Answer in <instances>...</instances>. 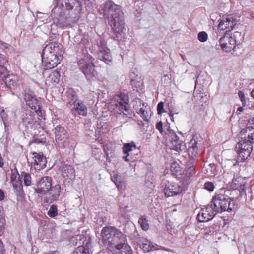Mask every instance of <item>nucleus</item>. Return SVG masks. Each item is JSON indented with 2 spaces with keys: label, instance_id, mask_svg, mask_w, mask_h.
Instances as JSON below:
<instances>
[{
  "label": "nucleus",
  "instance_id": "nucleus-1",
  "mask_svg": "<svg viewBox=\"0 0 254 254\" xmlns=\"http://www.w3.org/2000/svg\"><path fill=\"white\" fill-rule=\"evenodd\" d=\"M102 241L110 251H119L120 254H133L130 246L127 243L126 235L117 228L107 226L101 231Z\"/></svg>",
  "mask_w": 254,
  "mask_h": 254
},
{
  "label": "nucleus",
  "instance_id": "nucleus-2",
  "mask_svg": "<svg viewBox=\"0 0 254 254\" xmlns=\"http://www.w3.org/2000/svg\"><path fill=\"white\" fill-rule=\"evenodd\" d=\"M103 14L105 18L108 20L115 33L120 34L125 30L124 13L121 7L112 1L105 3L102 7Z\"/></svg>",
  "mask_w": 254,
  "mask_h": 254
},
{
  "label": "nucleus",
  "instance_id": "nucleus-3",
  "mask_svg": "<svg viewBox=\"0 0 254 254\" xmlns=\"http://www.w3.org/2000/svg\"><path fill=\"white\" fill-rule=\"evenodd\" d=\"M78 55L77 64L80 70L88 80L96 78L98 73L95 69L94 58L88 52L84 44L80 43L76 47Z\"/></svg>",
  "mask_w": 254,
  "mask_h": 254
},
{
  "label": "nucleus",
  "instance_id": "nucleus-4",
  "mask_svg": "<svg viewBox=\"0 0 254 254\" xmlns=\"http://www.w3.org/2000/svg\"><path fill=\"white\" fill-rule=\"evenodd\" d=\"M62 46L58 42H51L47 44L43 50L42 64L46 69L57 66L62 60Z\"/></svg>",
  "mask_w": 254,
  "mask_h": 254
},
{
  "label": "nucleus",
  "instance_id": "nucleus-5",
  "mask_svg": "<svg viewBox=\"0 0 254 254\" xmlns=\"http://www.w3.org/2000/svg\"><path fill=\"white\" fill-rule=\"evenodd\" d=\"M253 150L251 142L247 141V139L242 138L236 145L235 150L237 153V159H228L226 164L230 166H235L238 162H243L249 157Z\"/></svg>",
  "mask_w": 254,
  "mask_h": 254
},
{
  "label": "nucleus",
  "instance_id": "nucleus-6",
  "mask_svg": "<svg viewBox=\"0 0 254 254\" xmlns=\"http://www.w3.org/2000/svg\"><path fill=\"white\" fill-rule=\"evenodd\" d=\"M129 99L127 91L121 92L119 94L115 95L111 100L112 105L114 106V110L120 111V114H123V116L127 118H131L133 113L129 112Z\"/></svg>",
  "mask_w": 254,
  "mask_h": 254
},
{
  "label": "nucleus",
  "instance_id": "nucleus-7",
  "mask_svg": "<svg viewBox=\"0 0 254 254\" xmlns=\"http://www.w3.org/2000/svg\"><path fill=\"white\" fill-rule=\"evenodd\" d=\"M51 16L53 23L62 28L67 27L70 23H74L78 19L73 18L72 15H66L64 10L61 9L59 6H55L52 9Z\"/></svg>",
  "mask_w": 254,
  "mask_h": 254
},
{
  "label": "nucleus",
  "instance_id": "nucleus-8",
  "mask_svg": "<svg viewBox=\"0 0 254 254\" xmlns=\"http://www.w3.org/2000/svg\"><path fill=\"white\" fill-rule=\"evenodd\" d=\"M61 9L68 11L69 15H72L75 19H79L82 10L81 3L78 0H57V5Z\"/></svg>",
  "mask_w": 254,
  "mask_h": 254
},
{
  "label": "nucleus",
  "instance_id": "nucleus-9",
  "mask_svg": "<svg viewBox=\"0 0 254 254\" xmlns=\"http://www.w3.org/2000/svg\"><path fill=\"white\" fill-rule=\"evenodd\" d=\"M164 138L166 145L171 149L178 152L185 150V145L183 141L180 140L176 133L173 130L167 129L165 132Z\"/></svg>",
  "mask_w": 254,
  "mask_h": 254
},
{
  "label": "nucleus",
  "instance_id": "nucleus-10",
  "mask_svg": "<svg viewBox=\"0 0 254 254\" xmlns=\"http://www.w3.org/2000/svg\"><path fill=\"white\" fill-rule=\"evenodd\" d=\"M24 100L27 106L31 110L34 111L38 117H42V113L41 110L40 101L37 98L35 94L30 90H25Z\"/></svg>",
  "mask_w": 254,
  "mask_h": 254
},
{
  "label": "nucleus",
  "instance_id": "nucleus-11",
  "mask_svg": "<svg viewBox=\"0 0 254 254\" xmlns=\"http://www.w3.org/2000/svg\"><path fill=\"white\" fill-rule=\"evenodd\" d=\"M53 130L58 146L61 148H65L68 145V135L66 130L61 125H57Z\"/></svg>",
  "mask_w": 254,
  "mask_h": 254
},
{
  "label": "nucleus",
  "instance_id": "nucleus-12",
  "mask_svg": "<svg viewBox=\"0 0 254 254\" xmlns=\"http://www.w3.org/2000/svg\"><path fill=\"white\" fill-rule=\"evenodd\" d=\"M224 177L226 178H229V173H227L226 174H224ZM230 180H231V182L228 181V180L226 179V181H228L229 184H230V187L231 189L233 190H238L241 195H243V193L245 194V182L243 177L231 174Z\"/></svg>",
  "mask_w": 254,
  "mask_h": 254
},
{
  "label": "nucleus",
  "instance_id": "nucleus-13",
  "mask_svg": "<svg viewBox=\"0 0 254 254\" xmlns=\"http://www.w3.org/2000/svg\"><path fill=\"white\" fill-rule=\"evenodd\" d=\"M52 186V178L49 176H44L37 181L35 192L41 195H46L51 189Z\"/></svg>",
  "mask_w": 254,
  "mask_h": 254
},
{
  "label": "nucleus",
  "instance_id": "nucleus-14",
  "mask_svg": "<svg viewBox=\"0 0 254 254\" xmlns=\"http://www.w3.org/2000/svg\"><path fill=\"white\" fill-rule=\"evenodd\" d=\"M230 199L228 196L220 194L213 197L211 204L217 213H221L228 209L227 205Z\"/></svg>",
  "mask_w": 254,
  "mask_h": 254
},
{
  "label": "nucleus",
  "instance_id": "nucleus-15",
  "mask_svg": "<svg viewBox=\"0 0 254 254\" xmlns=\"http://www.w3.org/2000/svg\"><path fill=\"white\" fill-rule=\"evenodd\" d=\"M198 144L194 138H192L189 142L188 150L189 159L186 161V167H194L195 158L198 154Z\"/></svg>",
  "mask_w": 254,
  "mask_h": 254
},
{
  "label": "nucleus",
  "instance_id": "nucleus-16",
  "mask_svg": "<svg viewBox=\"0 0 254 254\" xmlns=\"http://www.w3.org/2000/svg\"><path fill=\"white\" fill-rule=\"evenodd\" d=\"M216 213L212 204L208 205L205 207L201 208L197 216V218L200 222H208L212 220Z\"/></svg>",
  "mask_w": 254,
  "mask_h": 254
},
{
  "label": "nucleus",
  "instance_id": "nucleus-17",
  "mask_svg": "<svg viewBox=\"0 0 254 254\" xmlns=\"http://www.w3.org/2000/svg\"><path fill=\"white\" fill-rule=\"evenodd\" d=\"M184 190V187L174 182H168L164 189V194L167 197L179 195Z\"/></svg>",
  "mask_w": 254,
  "mask_h": 254
},
{
  "label": "nucleus",
  "instance_id": "nucleus-18",
  "mask_svg": "<svg viewBox=\"0 0 254 254\" xmlns=\"http://www.w3.org/2000/svg\"><path fill=\"white\" fill-rule=\"evenodd\" d=\"M32 155V158L33 159V166L35 169L40 170L44 169L46 166V159L43 156V154L38 153L35 152H32L31 153Z\"/></svg>",
  "mask_w": 254,
  "mask_h": 254
},
{
  "label": "nucleus",
  "instance_id": "nucleus-19",
  "mask_svg": "<svg viewBox=\"0 0 254 254\" xmlns=\"http://www.w3.org/2000/svg\"><path fill=\"white\" fill-rule=\"evenodd\" d=\"M219 43L223 50L226 52H230L236 46V41L228 35H224L219 39Z\"/></svg>",
  "mask_w": 254,
  "mask_h": 254
},
{
  "label": "nucleus",
  "instance_id": "nucleus-20",
  "mask_svg": "<svg viewBox=\"0 0 254 254\" xmlns=\"http://www.w3.org/2000/svg\"><path fill=\"white\" fill-rule=\"evenodd\" d=\"M134 236L136 237L134 241L145 252H148L151 250L155 249V247L147 239L140 237L137 232L134 233Z\"/></svg>",
  "mask_w": 254,
  "mask_h": 254
},
{
  "label": "nucleus",
  "instance_id": "nucleus-21",
  "mask_svg": "<svg viewBox=\"0 0 254 254\" xmlns=\"http://www.w3.org/2000/svg\"><path fill=\"white\" fill-rule=\"evenodd\" d=\"M235 25V22L232 17H227L222 19L219 22L218 27L221 30H226V32L233 30Z\"/></svg>",
  "mask_w": 254,
  "mask_h": 254
},
{
  "label": "nucleus",
  "instance_id": "nucleus-22",
  "mask_svg": "<svg viewBox=\"0 0 254 254\" xmlns=\"http://www.w3.org/2000/svg\"><path fill=\"white\" fill-rule=\"evenodd\" d=\"M98 58L105 62L107 64H110L112 62V56L109 52V50L106 47H100L97 53Z\"/></svg>",
  "mask_w": 254,
  "mask_h": 254
},
{
  "label": "nucleus",
  "instance_id": "nucleus-23",
  "mask_svg": "<svg viewBox=\"0 0 254 254\" xmlns=\"http://www.w3.org/2000/svg\"><path fill=\"white\" fill-rule=\"evenodd\" d=\"M63 177L66 180L73 181L75 178V171L74 167L70 165H66L62 168Z\"/></svg>",
  "mask_w": 254,
  "mask_h": 254
},
{
  "label": "nucleus",
  "instance_id": "nucleus-24",
  "mask_svg": "<svg viewBox=\"0 0 254 254\" xmlns=\"http://www.w3.org/2000/svg\"><path fill=\"white\" fill-rule=\"evenodd\" d=\"M8 62L5 57L0 54V82H2L8 74V70L4 66Z\"/></svg>",
  "mask_w": 254,
  "mask_h": 254
},
{
  "label": "nucleus",
  "instance_id": "nucleus-25",
  "mask_svg": "<svg viewBox=\"0 0 254 254\" xmlns=\"http://www.w3.org/2000/svg\"><path fill=\"white\" fill-rule=\"evenodd\" d=\"M36 114L34 111L27 110L22 114V120L25 125L33 124L35 122V115Z\"/></svg>",
  "mask_w": 254,
  "mask_h": 254
},
{
  "label": "nucleus",
  "instance_id": "nucleus-26",
  "mask_svg": "<svg viewBox=\"0 0 254 254\" xmlns=\"http://www.w3.org/2000/svg\"><path fill=\"white\" fill-rule=\"evenodd\" d=\"M60 72L57 70H54L51 72L47 77L45 83L46 85L50 86L53 83H58L60 80Z\"/></svg>",
  "mask_w": 254,
  "mask_h": 254
},
{
  "label": "nucleus",
  "instance_id": "nucleus-27",
  "mask_svg": "<svg viewBox=\"0 0 254 254\" xmlns=\"http://www.w3.org/2000/svg\"><path fill=\"white\" fill-rule=\"evenodd\" d=\"M74 108L78 112V113L81 116H86L87 114V107L84 104L83 102L81 100H76L75 101Z\"/></svg>",
  "mask_w": 254,
  "mask_h": 254
},
{
  "label": "nucleus",
  "instance_id": "nucleus-28",
  "mask_svg": "<svg viewBox=\"0 0 254 254\" xmlns=\"http://www.w3.org/2000/svg\"><path fill=\"white\" fill-rule=\"evenodd\" d=\"M17 80V78L16 76L12 74L8 75L7 74L2 82H3L7 87L12 89L16 85Z\"/></svg>",
  "mask_w": 254,
  "mask_h": 254
},
{
  "label": "nucleus",
  "instance_id": "nucleus-29",
  "mask_svg": "<svg viewBox=\"0 0 254 254\" xmlns=\"http://www.w3.org/2000/svg\"><path fill=\"white\" fill-rule=\"evenodd\" d=\"M91 246L90 239L89 238L85 246L80 245L73 253V254H90L89 247Z\"/></svg>",
  "mask_w": 254,
  "mask_h": 254
},
{
  "label": "nucleus",
  "instance_id": "nucleus-30",
  "mask_svg": "<svg viewBox=\"0 0 254 254\" xmlns=\"http://www.w3.org/2000/svg\"><path fill=\"white\" fill-rule=\"evenodd\" d=\"M122 151L124 154H131L132 151H138L134 142L128 143H124L122 147Z\"/></svg>",
  "mask_w": 254,
  "mask_h": 254
},
{
  "label": "nucleus",
  "instance_id": "nucleus-31",
  "mask_svg": "<svg viewBox=\"0 0 254 254\" xmlns=\"http://www.w3.org/2000/svg\"><path fill=\"white\" fill-rule=\"evenodd\" d=\"M14 188V192L16 195H21L23 192V185L21 179H17V181L11 182Z\"/></svg>",
  "mask_w": 254,
  "mask_h": 254
},
{
  "label": "nucleus",
  "instance_id": "nucleus-32",
  "mask_svg": "<svg viewBox=\"0 0 254 254\" xmlns=\"http://www.w3.org/2000/svg\"><path fill=\"white\" fill-rule=\"evenodd\" d=\"M66 95L68 103L69 104H74L76 100H79L77 99V95L76 93L72 88H69L66 92Z\"/></svg>",
  "mask_w": 254,
  "mask_h": 254
},
{
  "label": "nucleus",
  "instance_id": "nucleus-33",
  "mask_svg": "<svg viewBox=\"0 0 254 254\" xmlns=\"http://www.w3.org/2000/svg\"><path fill=\"white\" fill-rule=\"evenodd\" d=\"M243 132L244 133H248V137L246 138L247 139V141L251 142L252 144L253 143H254V128L249 126L247 127L245 129H243L241 131V133Z\"/></svg>",
  "mask_w": 254,
  "mask_h": 254
},
{
  "label": "nucleus",
  "instance_id": "nucleus-34",
  "mask_svg": "<svg viewBox=\"0 0 254 254\" xmlns=\"http://www.w3.org/2000/svg\"><path fill=\"white\" fill-rule=\"evenodd\" d=\"M50 194L52 195V200H56L60 195L61 192V186L59 184H56L53 187L52 186Z\"/></svg>",
  "mask_w": 254,
  "mask_h": 254
},
{
  "label": "nucleus",
  "instance_id": "nucleus-35",
  "mask_svg": "<svg viewBox=\"0 0 254 254\" xmlns=\"http://www.w3.org/2000/svg\"><path fill=\"white\" fill-rule=\"evenodd\" d=\"M21 178L23 180L24 185L25 186H29L32 184V178L31 175L29 173L22 172L21 174Z\"/></svg>",
  "mask_w": 254,
  "mask_h": 254
},
{
  "label": "nucleus",
  "instance_id": "nucleus-36",
  "mask_svg": "<svg viewBox=\"0 0 254 254\" xmlns=\"http://www.w3.org/2000/svg\"><path fill=\"white\" fill-rule=\"evenodd\" d=\"M5 224V220L3 213V208L0 206V236L3 233L4 226Z\"/></svg>",
  "mask_w": 254,
  "mask_h": 254
},
{
  "label": "nucleus",
  "instance_id": "nucleus-37",
  "mask_svg": "<svg viewBox=\"0 0 254 254\" xmlns=\"http://www.w3.org/2000/svg\"><path fill=\"white\" fill-rule=\"evenodd\" d=\"M138 223L142 230L146 231L149 229L148 221L145 216H142L138 220Z\"/></svg>",
  "mask_w": 254,
  "mask_h": 254
},
{
  "label": "nucleus",
  "instance_id": "nucleus-38",
  "mask_svg": "<svg viewBox=\"0 0 254 254\" xmlns=\"http://www.w3.org/2000/svg\"><path fill=\"white\" fill-rule=\"evenodd\" d=\"M231 38L234 40H236V45L240 44L244 39V35L238 31L235 32L232 36H231Z\"/></svg>",
  "mask_w": 254,
  "mask_h": 254
},
{
  "label": "nucleus",
  "instance_id": "nucleus-39",
  "mask_svg": "<svg viewBox=\"0 0 254 254\" xmlns=\"http://www.w3.org/2000/svg\"><path fill=\"white\" fill-rule=\"evenodd\" d=\"M57 207L55 205H52L47 212V215L51 218H54L58 215Z\"/></svg>",
  "mask_w": 254,
  "mask_h": 254
},
{
  "label": "nucleus",
  "instance_id": "nucleus-40",
  "mask_svg": "<svg viewBox=\"0 0 254 254\" xmlns=\"http://www.w3.org/2000/svg\"><path fill=\"white\" fill-rule=\"evenodd\" d=\"M136 112L140 115L143 120L148 121L149 116L148 115V112L146 109L140 108L136 110Z\"/></svg>",
  "mask_w": 254,
  "mask_h": 254
},
{
  "label": "nucleus",
  "instance_id": "nucleus-41",
  "mask_svg": "<svg viewBox=\"0 0 254 254\" xmlns=\"http://www.w3.org/2000/svg\"><path fill=\"white\" fill-rule=\"evenodd\" d=\"M194 167H186L184 170V174L187 177H190L192 176L195 173Z\"/></svg>",
  "mask_w": 254,
  "mask_h": 254
},
{
  "label": "nucleus",
  "instance_id": "nucleus-42",
  "mask_svg": "<svg viewBox=\"0 0 254 254\" xmlns=\"http://www.w3.org/2000/svg\"><path fill=\"white\" fill-rule=\"evenodd\" d=\"M21 178V175L19 174L17 170L16 169L14 170L11 171V182H15L17 181V179H20Z\"/></svg>",
  "mask_w": 254,
  "mask_h": 254
},
{
  "label": "nucleus",
  "instance_id": "nucleus-43",
  "mask_svg": "<svg viewBox=\"0 0 254 254\" xmlns=\"http://www.w3.org/2000/svg\"><path fill=\"white\" fill-rule=\"evenodd\" d=\"M208 35L206 32H200L198 34V39L201 42H204L207 41Z\"/></svg>",
  "mask_w": 254,
  "mask_h": 254
},
{
  "label": "nucleus",
  "instance_id": "nucleus-44",
  "mask_svg": "<svg viewBox=\"0 0 254 254\" xmlns=\"http://www.w3.org/2000/svg\"><path fill=\"white\" fill-rule=\"evenodd\" d=\"M236 203V200L234 199H232L230 198V199L229 200L228 204L227 205V209L226 211L227 212H231L232 210H233L235 208Z\"/></svg>",
  "mask_w": 254,
  "mask_h": 254
},
{
  "label": "nucleus",
  "instance_id": "nucleus-45",
  "mask_svg": "<svg viewBox=\"0 0 254 254\" xmlns=\"http://www.w3.org/2000/svg\"><path fill=\"white\" fill-rule=\"evenodd\" d=\"M214 188L215 186L213 183L209 181L206 182L204 185V188L210 192L212 191Z\"/></svg>",
  "mask_w": 254,
  "mask_h": 254
},
{
  "label": "nucleus",
  "instance_id": "nucleus-46",
  "mask_svg": "<svg viewBox=\"0 0 254 254\" xmlns=\"http://www.w3.org/2000/svg\"><path fill=\"white\" fill-rule=\"evenodd\" d=\"M238 96L240 100L242 102V104L243 106H245L246 104V100L244 93L242 91H239L238 92Z\"/></svg>",
  "mask_w": 254,
  "mask_h": 254
},
{
  "label": "nucleus",
  "instance_id": "nucleus-47",
  "mask_svg": "<svg viewBox=\"0 0 254 254\" xmlns=\"http://www.w3.org/2000/svg\"><path fill=\"white\" fill-rule=\"evenodd\" d=\"M157 112L159 115H161L164 112V103L163 102H160L157 107Z\"/></svg>",
  "mask_w": 254,
  "mask_h": 254
},
{
  "label": "nucleus",
  "instance_id": "nucleus-48",
  "mask_svg": "<svg viewBox=\"0 0 254 254\" xmlns=\"http://www.w3.org/2000/svg\"><path fill=\"white\" fill-rule=\"evenodd\" d=\"M85 238V236L83 235H76L75 236V237H73L72 238V241H74L75 240L76 241H79V244H84V242H80L83 239H84Z\"/></svg>",
  "mask_w": 254,
  "mask_h": 254
},
{
  "label": "nucleus",
  "instance_id": "nucleus-49",
  "mask_svg": "<svg viewBox=\"0 0 254 254\" xmlns=\"http://www.w3.org/2000/svg\"><path fill=\"white\" fill-rule=\"evenodd\" d=\"M10 45L0 40V48L3 50L9 49Z\"/></svg>",
  "mask_w": 254,
  "mask_h": 254
},
{
  "label": "nucleus",
  "instance_id": "nucleus-50",
  "mask_svg": "<svg viewBox=\"0 0 254 254\" xmlns=\"http://www.w3.org/2000/svg\"><path fill=\"white\" fill-rule=\"evenodd\" d=\"M156 128L161 134L163 133V123L161 121L158 122L156 125Z\"/></svg>",
  "mask_w": 254,
  "mask_h": 254
},
{
  "label": "nucleus",
  "instance_id": "nucleus-51",
  "mask_svg": "<svg viewBox=\"0 0 254 254\" xmlns=\"http://www.w3.org/2000/svg\"><path fill=\"white\" fill-rule=\"evenodd\" d=\"M126 156H124L123 157V159H124V160L126 162H129L132 159H133V158H132L131 157H130V156H131L132 155L131 154H128V153H127L126 154Z\"/></svg>",
  "mask_w": 254,
  "mask_h": 254
},
{
  "label": "nucleus",
  "instance_id": "nucleus-52",
  "mask_svg": "<svg viewBox=\"0 0 254 254\" xmlns=\"http://www.w3.org/2000/svg\"><path fill=\"white\" fill-rule=\"evenodd\" d=\"M103 150L106 154V158H107L109 156V150H108V147L107 145H105L103 146Z\"/></svg>",
  "mask_w": 254,
  "mask_h": 254
},
{
  "label": "nucleus",
  "instance_id": "nucleus-53",
  "mask_svg": "<svg viewBox=\"0 0 254 254\" xmlns=\"http://www.w3.org/2000/svg\"><path fill=\"white\" fill-rule=\"evenodd\" d=\"M3 251V245L1 240L0 239V254H4Z\"/></svg>",
  "mask_w": 254,
  "mask_h": 254
},
{
  "label": "nucleus",
  "instance_id": "nucleus-54",
  "mask_svg": "<svg viewBox=\"0 0 254 254\" xmlns=\"http://www.w3.org/2000/svg\"><path fill=\"white\" fill-rule=\"evenodd\" d=\"M5 195L3 190L0 189V201H2L4 199Z\"/></svg>",
  "mask_w": 254,
  "mask_h": 254
},
{
  "label": "nucleus",
  "instance_id": "nucleus-55",
  "mask_svg": "<svg viewBox=\"0 0 254 254\" xmlns=\"http://www.w3.org/2000/svg\"><path fill=\"white\" fill-rule=\"evenodd\" d=\"M248 123L250 125H254V117H252L249 119L248 120Z\"/></svg>",
  "mask_w": 254,
  "mask_h": 254
},
{
  "label": "nucleus",
  "instance_id": "nucleus-56",
  "mask_svg": "<svg viewBox=\"0 0 254 254\" xmlns=\"http://www.w3.org/2000/svg\"><path fill=\"white\" fill-rule=\"evenodd\" d=\"M3 159L2 157L1 154L0 153V167H2L3 166Z\"/></svg>",
  "mask_w": 254,
  "mask_h": 254
},
{
  "label": "nucleus",
  "instance_id": "nucleus-57",
  "mask_svg": "<svg viewBox=\"0 0 254 254\" xmlns=\"http://www.w3.org/2000/svg\"><path fill=\"white\" fill-rule=\"evenodd\" d=\"M118 175H114L112 178V180L113 182H114L115 183V182H119L118 181Z\"/></svg>",
  "mask_w": 254,
  "mask_h": 254
},
{
  "label": "nucleus",
  "instance_id": "nucleus-58",
  "mask_svg": "<svg viewBox=\"0 0 254 254\" xmlns=\"http://www.w3.org/2000/svg\"><path fill=\"white\" fill-rule=\"evenodd\" d=\"M115 184H116L117 188H121V189L122 188V187H123L122 184L120 181H119L118 182H115Z\"/></svg>",
  "mask_w": 254,
  "mask_h": 254
},
{
  "label": "nucleus",
  "instance_id": "nucleus-59",
  "mask_svg": "<svg viewBox=\"0 0 254 254\" xmlns=\"http://www.w3.org/2000/svg\"><path fill=\"white\" fill-rule=\"evenodd\" d=\"M177 167L179 168L178 167V164H177L176 163H174L171 165L172 170H173V169H175V168H176Z\"/></svg>",
  "mask_w": 254,
  "mask_h": 254
},
{
  "label": "nucleus",
  "instance_id": "nucleus-60",
  "mask_svg": "<svg viewBox=\"0 0 254 254\" xmlns=\"http://www.w3.org/2000/svg\"><path fill=\"white\" fill-rule=\"evenodd\" d=\"M244 110V108L243 107H240L238 108L237 112H242Z\"/></svg>",
  "mask_w": 254,
  "mask_h": 254
},
{
  "label": "nucleus",
  "instance_id": "nucleus-61",
  "mask_svg": "<svg viewBox=\"0 0 254 254\" xmlns=\"http://www.w3.org/2000/svg\"><path fill=\"white\" fill-rule=\"evenodd\" d=\"M59 254L58 252L54 251V252H53L52 253H51L50 254Z\"/></svg>",
  "mask_w": 254,
  "mask_h": 254
},
{
  "label": "nucleus",
  "instance_id": "nucleus-62",
  "mask_svg": "<svg viewBox=\"0 0 254 254\" xmlns=\"http://www.w3.org/2000/svg\"><path fill=\"white\" fill-rule=\"evenodd\" d=\"M101 43H102V44H103L104 42L103 41H101Z\"/></svg>",
  "mask_w": 254,
  "mask_h": 254
}]
</instances>
